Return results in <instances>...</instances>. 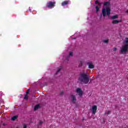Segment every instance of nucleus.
<instances>
[{
	"label": "nucleus",
	"mask_w": 128,
	"mask_h": 128,
	"mask_svg": "<svg viewBox=\"0 0 128 128\" xmlns=\"http://www.w3.org/2000/svg\"><path fill=\"white\" fill-rule=\"evenodd\" d=\"M74 38H72V40H74Z\"/></svg>",
	"instance_id": "nucleus-30"
},
{
	"label": "nucleus",
	"mask_w": 128,
	"mask_h": 128,
	"mask_svg": "<svg viewBox=\"0 0 128 128\" xmlns=\"http://www.w3.org/2000/svg\"><path fill=\"white\" fill-rule=\"evenodd\" d=\"M62 66H60L58 68L57 72H56V74H58L60 72V70H62Z\"/></svg>",
	"instance_id": "nucleus-12"
},
{
	"label": "nucleus",
	"mask_w": 128,
	"mask_h": 128,
	"mask_svg": "<svg viewBox=\"0 0 128 128\" xmlns=\"http://www.w3.org/2000/svg\"><path fill=\"white\" fill-rule=\"evenodd\" d=\"M79 80L80 82H83V84H88V82H90V79L87 73L84 72L80 73Z\"/></svg>",
	"instance_id": "nucleus-3"
},
{
	"label": "nucleus",
	"mask_w": 128,
	"mask_h": 128,
	"mask_svg": "<svg viewBox=\"0 0 128 128\" xmlns=\"http://www.w3.org/2000/svg\"><path fill=\"white\" fill-rule=\"evenodd\" d=\"M23 128H26V125L24 124L23 126Z\"/></svg>",
	"instance_id": "nucleus-25"
},
{
	"label": "nucleus",
	"mask_w": 128,
	"mask_h": 128,
	"mask_svg": "<svg viewBox=\"0 0 128 128\" xmlns=\"http://www.w3.org/2000/svg\"><path fill=\"white\" fill-rule=\"evenodd\" d=\"M29 10L30 12L32 10H30V8H29Z\"/></svg>",
	"instance_id": "nucleus-29"
},
{
	"label": "nucleus",
	"mask_w": 128,
	"mask_h": 128,
	"mask_svg": "<svg viewBox=\"0 0 128 128\" xmlns=\"http://www.w3.org/2000/svg\"><path fill=\"white\" fill-rule=\"evenodd\" d=\"M110 112H112L110 110H106L104 112V114L108 116V114H110Z\"/></svg>",
	"instance_id": "nucleus-13"
},
{
	"label": "nucleus",
	"mask_w": 128,
	"mask_h": 128,
	"mask_svg": "<svg viewBox=\"0 0 128 128\" xmlns=\"http://www.w3.org/2000/svg\"><path fill=\"white\" fill-rule=\"evenodd\" d=\"M16 128H18V127H16Z\"/></svg>",
	"instance_id": "nucleus-31"
},
{
	"label": "nucleus",
	"mask_w": 128,
	"mask_h": 128,
	"mask_svg": "<svg viewBox=\"0 0 128 128\" xmlns=\"http://www.w3.org/2000/svg\"><path fill=\"white\" fill-rule=\"evenodd\" d=\"M128 38H126L123 44L120 48V54H125L128 52Z\"/></svg>",
	"instance_id": "nucleus-2"
},
{
	"label": "nucleus",
	"mask_w": 128,
	"mask_h": 128,
	"mask_svg": "<svg viewBox=\"0 0 128 128\" xmlns=\"http://www.w3.org/2000/svg\"><path fill=\"white\" fill-rule=\"evenodd\" d=\"M95 4H99L100 6V5L102 4V3H98V1H96Z\"/></svg>",
	"instance_id": "nucleus-20"
},
{
	"label": "nucleus",
	"mask_w": 128,
	"mask_h": 128,
	"mask_svg": "<svg viewBox=\"0 0 128 128\" xmlns=\"http://www.w3.org/2000/svg\"><path fill=\"white\" fill-rule=\"evenodd\" d=\"M96 110H98V107L96 106H92V114H96Z\"/></svg>",
	"instance_id": "nucleus-7"
},
{
	"label": "nucleus",
	"mask_w": 128,
	"mask_h": 128,
	"mask_svg": "<svg viewBox=\"0 0 128 128\" xmlns=\"http://www.w3.org/2000/svg\"><path fill=\"white\" fill-rule=\"evenodd\" d=\"M28 92H29V91H27L26 92V94H28Z\"/></svg>",
	"instance_id": "nucleus-28"
},
{
	"label": "nucleus",
	"mask_w": 128,
	"mask_h": 128,
	"mask_svg": "<svg viewBox=\"0 0 128 128\" xmlns=\"http://www.w3.org/2000/svg\"><path fill=\"white\" fill-rule=\"evenodd\" d=\"M103 42L105 44H108V40H103Z\"/></svg>",
	"instance_id": "nucleus-17"
},
{
	"label": "nucleus",
	"mask_w": 128,
	"mask_h": 128,
	"mask_svg": "<svg viewBox=\"0 0 128 128\" xmlns=\"http://www.w3.org/2000/svg\"><path fill=\"white\" fill-rule=\"evenodd\" d=\"M76 92L77 94H78L80 96H82V89L80 88H77L76 90Z\"/></svg>",
	"instance_id": "nucleus-6"
},
{
	"label": "nucleus",
	"mask_w": 128,
	"mask_h": 128,
	"mask_svg": "<svg viewBox=\"0 0 128 128\" xmlns=\"http://www.w3.org/2000/svg\"><path fill=\"white\" fill-rule=\"evenodd\" d=\"M38 108H40V105L38 104L35 106L34 108V110H38Z\"/></svg>",
	"instance_id": "nucleus-14"
},
{
	"label": "nucleus",
	"mask_w": 128,
	"mask_h": 128,
	"mask_svg": "<svg viewBox=\"0 0 128 128\" xmlns=\"http://www.w3.org/2000/svg\"><path fill=\"white\" fill-rule=\"evenodd\" d=\"M70 98H71V102L73 104H76V96L74 94H72L70 96Z\"/></svg>",
	"instance_id": "nucleus-5"
},
{
	"label": "nucleus",
	"mask_w": 128,
	"mask_h": 128,
	"mask_svg": "<svg viewBox=\"0 0 128 128\" xmlns=\"http://www.w3.org/2000/svg\"><path fill=\"white\" fill-rule=\"evenodd\" d=\"M102 14L103 16H110V2H104V7L102 9Z\"/></svg>",
	"instance_id": "nucleus-1"
},
{
	"label": "nucleus",
	"mask_w": 128,
	"mask_h": 128,
	"mask_svg": "<svg viewBox=\"0 0 128 128\" xmlns=\"http://www.w3.org/2000/svg\"><path fill=\"white\" fill-rule=\"evenodd\" d=\"M39 124H42V121H40Z\"/></svg>",
	"instance_id": "nucleus-27"
},
{
	"label": "nucleus",
	"mask_w": 128,
	"mask_h": 128,
	"mask_svg": "<svg viewBox=\"0 0 128 128\" xmlns=\"http://www.w3.org/2000/svg\"><path fill=\"white\" fill-rule=\"evenodd\" d=\"M94 68V66L92 64V63H88L89 68Z\"/></svg>",
	"instance_id": "nucleus-11"
},
{
	"label": "nucleus",
	"mask_w": 128,
	"mask_h": 128,
	"mask_svg": "<svg viewBox=\"0 0 128 128\" xmlns=\"http://www.w3.org/2000/svg\"><path fill=\"white\" fill-rule=\"evenodd\" d=\"M55 4L56 2H49L47 3L46 6L49 8H54Z\"/></svg>",
	"instance_id": "nucleus-4"
},
{
	"label": "nucleus",
	"mask_w": 128,
	"mask_h": 128,
	"mask_svg": "<svg viewBox=\"0 0 128 128\" xmlns=\"http://www.w3.org/2000/svg\"><path fill=\"white\" fill-rule=\"evenodd\" d=\"M2 126H6V123H3Z\"/></svg>",
	"instance_id": "nucleus-26"
},
{
	"label": "nucleus",
	"mask_w": 128,
	"mask_h": 128,
	"mask_svg": "<svg viewBox=\"0 0 128 128\" xmlns=\"http://www.w3.org/2000/svg\"><path fill=\"white\" fill-rule=\"evenodd\" d=\"M83 64L84 63L80 61V62L79 64V66H82Z\"/></svg>",
	"instance_id": "nucleus-18"
},
{
	"label": "nucleus",
	"mask_w": 128,
	"mask_h": 128,
	"mask_svg": "<svg viewBox=\"0 0 128 128\" xmlns=\"http://www.w3.org/2000/svg\"><path fill=\"white\" fill-rule=\"evenodd\" d=\"M112 50L113 52H116V50H118V48H114Z\"/></svg>",
	"instance_id": "nucleus-19"
},
{
	"label": "nucleus",
	"mask_w": 128,
	"mask_h": 128,
	"mask_svg": "<svg viewBox=\"0 0 128 128\" xmlns=\"http://www.w3.org/2000/svg\"><path fill=\"white\" fill-rule=\"evenodd\" d=\"M118 15L116 14V15L112 16L111 17V20H114L118 19Z\"/></svg>",
	"instance_id": "nucleus-10"
},
{
	"label": "nucleus",
	"mask_w": 128,
	"mask_h": 128,
	"mask_svg": "<svg viewBox=\"0 0 128 128\" xmlns=\"http://www.w3.org/2000/svg\"><path fill=\"white\" fill-rule=\"evenodd\" d=\"M28 96L26 94V95H25V96H24V100H28Z\"/></svg>",
	"instance_id": "nucleus-22"
},
{
	"label": "nucleus",
	"mask_w": 128,
	"mask_h": 128,
	"mask_svg": "<svg viewBox=\"0 0 128 128\" xmlns=\"http://www.w3.org/2000/svg\"><path fill=\"white\" fill-rule=\"evenodd\" d=\"M72 54H73L72 52H70V54H69V56H72Z\"/></svg>",
	"instance_id": "nucleus-21"
},
{
	"label": "nucleus",
	"mask_w": 128,
	"mask_h": 128,
	"mask_svg": "<svg viewBox=\"0 0 128 128\" xmlns=\"http://www.w3.org/2000/svg\"><path fill=\"white\" fill-rule=\"evenodd\" d=\"M96 12H98V10H100V7H98V6H96Z\"/></svg>",
	"instance_id": "nucleus-16"
},
{
	"label": "nucleus",
	"mask_w": 128,
	"mask_h": 128,
	"mask_svg": "<svg viewBox=\"0 0 128 128\" xmlns=\"http://www.w3.org/2000/svg\"><path fill=\"white\" fill-rule=\"evenodd\" d=\"M122 20H112V24H120V22H122Z\"/></svg>",
	"instance_id": "nucleus-8"
},
{
	"label": "nucleus",
	"mask_w": 128,
	"mask_h": 128,
	"mask_svg": "<svg viewBox=\"0 0 128 128\" xmlns=\"http://www.w3.org/2000/svg\"><path fill=\"white\" fill-rule=\"evenodd\" d=\"M70 0L64 1L62 3V6H66V4H70Z\"/></svg>",
	"instance_id": "nucleus-9"
},
{
	"label": "nucleus",
	"mask_w": 128,
	"mask_h": 128,
	"mask_svg": "<svg viewBox=\"0 0 128 128\" xmlns=\"http://www.w3.org/2000/svg\"><path fill=\"white\" fill-rule=\"evenodd\" d=\"M18 118V116H14L12 118L11 120H16Z\"/></svg>",
	"instance_id": "nucleus-15"
},
{
	"label": "nucleus",
	"mask_w": 128,
	"mask_h": 128,
	"mask_svg": "<svg viewBox=\"0 0 128 128\" xmlns=\"http://www.w3.org/2000/svg\"><path fill=\"white\" fill-rule=\"evenodd\" d=\"M0 94H2V92H0ZM0 102H2V100L0 98Z\"/></svg>",
	"instance_id": "nucleus-24"
},
{
	"label": "nucleus",
	"mask_w": 128,
	"mask_h": 128,
	"mask_svg": "<svg viewBox=\"0 0 128 128\" xmlns=\"http://www.w3.org/2000/svg\"><path fill=\"white\" fill-rule=\"evenodd\" d=\"M60 94H61V95L64 94V92L63 91L60 92Z\"/></svg>",
	"instance_id": "nucleus-23"
}]
</instances>
